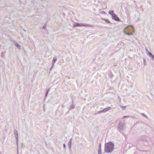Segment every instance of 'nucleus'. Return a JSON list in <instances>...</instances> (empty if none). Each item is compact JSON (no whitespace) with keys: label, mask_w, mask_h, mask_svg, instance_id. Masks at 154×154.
<instances>
[{"label":"nucleus","mask_w":154,"mask_h":154,"mask_svg":"<svg viewBox=\"0 0 154 154\" xmlns=\"http://www.w3.org/2000/svg\"><path fill=\"white\" fill-rule=\"evenodd\" d=\"M114 145L111 142L106 143L105 145L104 152L106 153H111L114 149Z\"/></svg>","instance_id":"f257e3e1"},{"label":"nucleus","mask_w":154,"mask_h":154,"mask_svg":"<svg viewBox=\"0 0 154 154\" xmlns=\"http://www.w3.org/2000/svg\"><path fill=\"white\" fill-rule=\"evenodd\" d=\"M139 140L142 142L144 144H146L148 143V140L147 138L144 136H141L139 137Z\"/></svg>","instance_id":"f03ea898"},{"label":"nucleus","mask_w":154,"mask_h":154,"mask_svg":"<svg viewBox=\"0 0 154 154\" xmlns=\"http://www.w3.org/2000/svg\"><path fill=\"white\" fill-rule=\"evenodd\" d=\"M125 123L120 122L119 125V128L120 131H123L124 130L125 127Z\"/></svg>","instance_id":"7ed1b4c3"},{"label":"nucleus","mask_w":154,"mask_h":154,"mask_svg":"<svg viewBox=\"0 0 154 154\" xmlns=\"http://www.w3.org/2000/svg\"><path fill=\"white\" fill-rule=\"evenodd\" d=\"M112 18L114 20L116 21H117L119 22L120 21V19L118 17L117 15L116 14H114L112 16Z\"/></svg>","instance_id":"20e7f679"},{"label":"nucleus","mask_w":154,"mask_h":154,"mask_svg":"<svg viewBox=\"0 0 154 154\" xmlns=\"http://www.w3.org/2000/svg\"><path fill=\"white\" fill-rule=\"evenodd\" d=\"M147 54L152 60H154V55L151 53L148 52Z\"/></svg>","instance_id":"39448f33"},{"label":"nucleus","mask_w":154,"mask_h":154,"mask_svg":"<svg viewBox=\"0 0 154 154\" xmlns=\"http://www.w3.org/2000/svg\"><path fill=\"white\" fill-rule=\"evenodd\" d=\"M15 136L16 138V144L17 145V149H18V134L15 135Z\"/></svg>","instance_id":"423d86ee"},{"label":"nucleus","mask_w":154,"mask_h":154,"mask_svg":"<svg viewBox=\"0 0 154 154\" xmlns=\"http://www.w3.org/2000/svg\"><path fill=\"white\" fill-rule=\"evenodd\" d=\"M81 26H82V24H80L78 23H75L73 25V27L74 28L76 27Z\"/></svg>","instance_id":"0eeeda50"},{"label":"nucleus","mask_w":154,"mask_h":154,"mask_svg":"<svg viewBox=\"0 0 154 154\" xmlns=\"http://www.w3.org/2000/svg\"><path fill=\"white\" fill-rule=\"evenodd\" d=\"M110 109L111 107H109L106 108L104 109L103 110H102V111H103V112H105L109 110Z\"/></svg>","instance_id":"6e6552de"},{"label":"nucleus","mask_w":154,"mask_h":154,"mask_svg":"<svg viewBox=\"0 0 154 154\" xmlns=\"http://www.w3.org/2000/svg\"><path fill=\"white\" fill-rule=\"evenodd\" d=\"M82 26H84L85 27H91L93 26L90 24H82Z\"/></svg>","instance_id":"1a4fd4ad"},{"label":"nucleus","mask_w":154,"mask_h":154,"mask_svg":"<svg viewBox=\"0 0 154 154\" xmlns=\"http://www.w3.org/2000/svg\"><path fill=\"white\" fill-rule=\"evenodd\" d=\"M68 148L69 149V150L71 151V149L72 147V143H69L68 142Z\"/></svg>","instance_id":"9d476101"},{"label":"nucleus","mask_w":154,"mask_h":154,"mask_svg":"<svg viewBox=\"0 0 154 154\" xmlns=\"http://www.w3.org/2000/svg\"><path fill=\"white\" fill-rule=\"evenodd\" d=\"M75 105H74V104L72 103L71 105V106L69 108V110H71L72 109H74L75 108Z\"/></svg>","instance_id":"9b49d317"},{"label":"nucleus","mask_w":154,"mask_h":154,"mask_svg":"<svg viewBox=\"0 0 154 154\" xmlns=\"http://www.w3.org/2000/svg\"><path fill=\"white\" fill-rule=\"evenodd\" d=\"M109 14L112 16V17L115 14L114 13V11L113 10L109 11Z\"/></svg>","instance_id":"f8f14e48"},{"label":"nucleus","mask_w":154,"mask_h":154,"mask_svg":"<svg viewBox=\"0 0 154 154\" xmlns=\"http://www.w3.org/2000/svg\"><path fill=\"white\" fill-rule=\"evenodd\" d=\"M124 33L127 35H133V33L132 32H126L125 30H124Z\"/></svg>","instance_id":"ddd939ff"},{"label":"nucleus","mask_w":154,"mask_h":154,"mask_svg":"<svg viewBox=\"0 0 154 154\" xmlns=\"http://www.w3.org/2000/svg\"><path fill=\"white\" fill-rule=\"evenodd\" d=\"M57 58L56 57H54L53 58V60L52 61V64H54L56 62V61L57 60Z\"/></svg>","instance_id":"4468645a"},{"label":"nucleus","mask_w":154,"mask_h":154,"mask_svg":"<svg viewBox=\"0 0 154 154\" xmlns=\"http://www.w3.org/2000/svg\"><path fill=\"white\" fill-rule=\"evenodd\" d=\"M103 20H104L107 23H111L110 22L108 19L103 18Z\"/></svg>","instance_id":"2eb2a0df"},{"label":"nucleus","mask_w":154,"mask_h":154,"mask_svg":"<svg viewBox=\"0 0 154 154\" xmlns=\"http://www.w3.org/2000/svg\"><path fill=\"white\" fill-rule=\"evenodd\" d=\"M15 46L18 49L20 48V46L17 42H16L15 45Z\"/></svg>","instance_id":"dca6fc26"},{"label":"nucleus","mask_w":154,"mask_h":154,"mask_svg":"<svg viewBox=\"0 0 154 154\" xmlns=\"http://www.w3.org/2000/svg\"><path fill=\"white\" fill-rule=\"evenodd\" d=\"M109 76L110 77V78H112L113 77V75L112 74L111 72H110L109 74Z\"/></svg>","instance_id":"f3484780"},{"label":"nucleus","mask_w":154,"mask_h":154,"mask_svg":"<svg viewBox=\"0 0 154 154\" xmlns=\"http://www.w3.org/2000/svg\"><path fill=\"white\" fill-rule=\"evenodd\" d=\"M141 114L142 116L145 117L146 119H147L148 118V117L144 113H141Z\"/></svg>","instance_id":"a211bd4d"},{"label":"nucleus","mask_w":154,"mask_h":154,"mask_svg":"<svg viewBox=\"0 0 154 154\" xmlns=\"http://www.w3.org/2000/svg\"><path fill=\"white\" fill-rule=\"evenodd\" d=\"M14 135L18 134L17 131L15 129L14 130Z\"/></svg>","instance_id":"6ab92c4d"},{"label":"nucleus","mask_w":154,"mask_h":154,"mask_svg":"<svg viewBox=\"0 0 154 154\" xmlns=\"http://www.w3.org/2000/svg\"><path fill=\"white\" fill-rule=\"evenodd\" d=\"M120 107L123 110H124L126 109V106H121Z\"/></svg>","instance_id":"aec40b11"},{"label":"nucleus","mask_w":154,"mask_h":154,"mask_svg":"<svg viewBox=\"0 0 154 154\" xmlns=\"http://www.w3.org/2000/svg\"><path fill=\"white\" fill-rule=\"evenodd\" d=\"M49 91V89H48L46 91V93H45V97H46L48 94V93Z\"/></svg>","instance_id":"412c9836"},{"label":"nucleus","mask_w":154,"mask_h":154,"mask_svg":"<svg viewBox=\"0 0 154 154\" xmlns=\"http://www.w3.org/2000/svg\"><path fill=\"white\" fill-rule=\"evenodd\" d=\"M102 112H103V111H102V110L100 111H98L95 114H100L101 113H102Z\"/></svg>","instance_id":"4be33fe9"},{"label":"nucleus","mask_w":154,"mask_h":154,"mask_svg":"<svg viewBox=\"0 0 154 154\" xmlns=\"http://www.w3.org/2000/svg\"><path fill=\"white\" fill-rule=\"evenodd\" d=\"M98 154H102L101 149H98Z\"/></svg>","instance_id":"5701e85b"},{"label":"nucleus","mask_w":154,"mask_h":154,"mask_svg":"<svg viewBox=\"0 0 154 154\" xmlns=\"http://www.w3.org/2000/svg\"><path fill=\"white\" fill-rule=\"evenodd\" d=\"M98 149H101V143H99V148Z\"/></svg>","instance_id":"b1692460"},{"label":"nucleus","mask_w":154,"mask_h":154,"mask_svg":"<svg viewBox=\"0 0 154 154\" xmlns=\"http://www.w3.org/2000/svg\"><path fill=\"white\" fill-rule=\"evenodd\" d=\"M130 26L131 27V28L132 29L133 32H134V27H133V26Z\"/></svg>","instance_id":"393cba45"},{"label":"nucleus","mask_w":154,"mask_h":154,"mask_svg":"<svg viewBox=\"0 0 154 154\" xmlns=\"http://www.w3.org/2000/svg\"><path fill=\"white\" fill-rule=\"evenodd\" d=\"M118 99L119 100V102H120V103L121 102V98H120V97L119 96H118Z\"/></svg>","instance_id":"a878e982"},{"label":"nucleus","mask_w":154,"mask_h":154,"mask_svg":"<svg viewBox=\"0 0 154 154\" xmlns=\"http://www.w3.org/2000/svg\"><path fill=\"white\" fill-rule=\"evenodd\" d=\"M54 66V64H52V66H51V68H50V70H51V69H52V68L53 67V66Z\"/></svg>","instance_id":"bb28decb"},{"label":"nucleus","mask_w":154,"mask_h":154,"mask_svg":"<svg viewBox=\"0 0 154 154\" xmlns=\"http://www.w3.org/2000/svg\"><path fill=\"white\" fill-rule=\"evenodd\" d=\"M129 117V116H123V118H128V117Z\"/></svg>","instance_id":"cd10ccee"},{"label":"nucleus","mask_w":154,"mask_h":154,"mask_svg":"<svg viewBox=\"0 0 154 154\" xmlns=\"http://www.w3.org/2000/svg\"><path fill=\"white\" fill-rule=\"evenodd\" d=\"M143 63H144V64L145 65L146 64V60L145 59H144L143 60Z\"/></svg>","instance_id":"c85d7f7f"},{"label":"nucleus","mask_w":154,"mask_h":154,"mask_svg":"<svg viewBox=\"0 0 154 154\" xmlns=\"http://www.w3.org/2000/svg\"><path fill=\"white\" fill-rule=\"evenodd\" d=\"M63 147L64 149H65L66 148V145L65 144H63Z\"/></svg>","instance_id":"c756f323"},{"label":"nucleus","mask_w":154,"mask_h":154,"mask_svg":"<svg viewBox=\"0 0 154 154\" xmlns=\"http://www.w3.org/2000/svg\"><path fill=\"white\" fill-rule=\"evenodd\" d=\"M69 142L72 143V138H71L70 139L69 141Z\"/></svg>","instance_id":"7c9ffc66"},{"label":"nucleus","mask_w":154,"mask_h":154,"mask_svg":"<svg viewBox=\"0 0 154 154\" xmlns=\"http://www.w3.org/2000/svg\"><path fill=\"white\" fill-rule=\"evenodd\" d=\"M43 29H45L46 28V26L45 25L43 26Z\"/></svg>","instance_id":"2f4dec72"},{"label":"nucleus","mask_w":154,"mask_h":154,"mask_svg":"<svg viewBox=\"0 0 154 154\" xmlns=\"http://www.w3.org/2000/svg\"><path fill=\"white\" fill-rule=\"evenodd\" d=\"M61 106H62V108H64L65 107V106L63 105H61Z\"/></svg>","instance_id":"473e14b6"},{"label":"nucleus","mask_w":154,"mask_h":154,"mask_svg":"<svg viewBox=\"0 0 154 154\" xmlns=\"http://www.w3.org/2000/svg\"><path fill=\"white\" fill-rule=\"evenodd\" d=\"M67 79H70V77H69L68 76L67 77Z\"/></svg>","instance_id":"72a5a7b5"},{"label":"nucleus","mask_w":154,"mask_h":154,"mask_svg":"<svg viewBox=\"0 0 154 154\" xmlns=\"http://www.w3.org/2000/svg\"><path fill=\"white\" fill-rule=\"evenodd\" d=\"M146 52H147V51L148 52V50L147 49H146Z\"/></svg>","instance_id":"f704fd0d"},{"label":"nucleus","mask_w":154,"mask_h":154,"mask_svg":"<svg viewBox=\"0 0 154 154\" xmlns=\"http://www.w3.org/2000/svg\"><path fill=\"white\" fill-rule=\"evenodd\" d=\"M114 66H116L117 65H116V64H114Z\"/></svg>","instance_id":"c9c22d12"},{"label":"nucleus","mask_w":154,"mask_h":154,"mask_svg":"<svg viewBox=\"0 0 154 154\" xmlns=\"http://www.w3.org/2000/svg\"><path fill=\"white\" fill-rule=\"evenodd\" d=\"M17 154H18V152H17Z\"/></svg>","instance_id":"e433bc0d"}]
</instances>
